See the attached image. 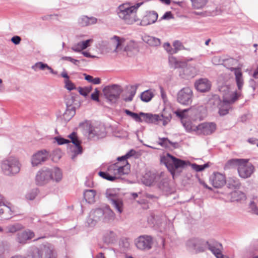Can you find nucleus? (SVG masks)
<instances>
[{
    "label": "nucleus",
    "instance_id": "obj_1",
    "mask_svg": "<svg viewBox=\"0 0 258 258\" xmlns=\"http://www.w3.org/2000/svg\"><path fill=\"white\" fill-rule=\"evenodd\" d=\"M130 171V165L122 161H118L108 166L106 172L100 171L99 175L105 179L114 181L120 178L122 175L127 174Z\"/></svg>",
    "mask_w": 258,
    "mask_h": 258
},
{
    "label": "nucleus",
    "instance_id": "obj_2",
    "mask_svg": "<svg viewBox=\"0 0 258 258\" xmlns=\"http://www.w3.org/2000/svg\"><path fill=\"white\" fill-rule=\"evenodd\" d=\"M141 4H137L135 6H130L128 4L120 5L118 8V17L127 24H132L138 19L136 16V12Z\"/></svg>",
    "mask_w": 258,
    "mask_h": 258
},
{
    "label": "nucleus",
    "instance_id": "obj_3",
    "mask_svg": "<svg viewBox=\"0 0 258 258\" xmlns=\"http://www.w3.org/2000/svg\"><path fill=\"white\" fill-rule=\"evenodd\" d=\"M0 167L3 174L12 177L19 173L21 164L18 158L15 157H10L1 162Z\"/></svg>",
    "mask_w": 258,
    "mask_h": 258
},
{
    "label": "nucleus",
    "instance_id": "obj_4",
    "mask_svg": "<svg viewBox=\"0 0 258 258\" xmlns=\"http://www.w3.org/2000/svg\"><path fill=\"white\" fill-rule=\"evenodd\" d=\"M140 115L142 117L143 121L147 123H153L159 124L162 122L163 125H166L171 120L172 115L165 110L163 111L161 114H153L151 113H145L140 112Z\"/></svg>",
    "mask_w": 258,
    "mask_h": 258
},
{
    "label": "nucleus",
    "instance_id": "obj_5",
    "mask_svg": "<svg viewBox=\"0 0 258 258\" xmlns=\"http://www.w3.org/2000/svg\"><path fill=\"white\" fill-rule=\"evenodd\" d=\"M161 162L166 166L173 176L176 170L183 168L186 165L184 161L176 158L169 154L161 157Z\"/></svg>",
    "mask_w": 258,
    "mask_h": 258
},
{
    "label": "nucleus",
    "instance_id": "obj_6",
    "mask_svg": "<svg viewBox=\"0 0 258 258\" xmlns=\"http://www.w3.org/2000/svg\"><path fill=\"white\" fill-rule=\"evenodd\" d=\"M32 258H56V253L53 247L49 244L33 249Z\"/></svg>",
    "mask_w": 258,
    "mask_h": 258
},
{
    "label": "nucleus",
    "instance_id": "obj_7",
    "mask_svg": "<svg viewBox=\"0 0 258 258\" xmlns=\"http://www.w3.org/2000/svg\"><path fill=\"white\" fill-rule=\"evenodd\" d=\"M219 91L223 96V103L231 104L237 99L240 94L232 91L231 87L228 84L219 85Z\"/></svg>",
    "mask_w": 258,
    "mask_h": 258
},
{
    "label": "nucleus",
    "instance_id": "obj_8",
    "mask_svg": "<svg viewBox=\"0 0 258 258\" xmlns=\"http://www.w3.org/2000/svg\"><path fill=\"white\" fill-rule=\"evenodd\" d=\"M236 63L237 60L236 59L230 58L224 60V65L233 72L238 89L240 90L244 84V80L241 69L238 68H229L230 65H235Z\"/></svg>",
    "mask_w": 258,
    "mask_h": 258
},
{
    "label": "nucleus",
    "instance_id": "obj_9",
    "mask_svg": "<svg viewBox=\"0 0 258 258\" xmlns=\"http://www.w3.org/2000/svg\"><path fill=\"white\" fill-rule=\"evenodd\" d=\"M122 91L121 86L118 85L106 86L103 90L105 98L112 103H115L117 101Z\"/></svg>",
    "mask_w": 258,
    "mask_h": 258
},
{
    "label": "nucleus",
    "instance_id": "obj_10",
    "mask_svg": "<svg viewBox=\"0 0 258 258\" xmlns=\"http://www.w3.org/2000/svg\"><path fill=\"white\" fill-rule=\"evenodd\" d=\"M206 240L197 237L189 239L186 242V247L189 250L195 253L204 252L206 249Z\"/></svg>",
    "mask_w": 258,
    "mask_h": 258
},
{
    "label": "nucleus",
    "instance_id": "obj_11",
    "mask_svg": "<svg viewBox=\"0 0 258 258\" xmlns=\"http://www.w3.org/2000/svg\"><path fill=\"white\" fill-rule=\"evenodd\" d=\"M248 161V159H243L237 169L239 176L241 178H248L254 172V167Z\"/></svg>",
    "mask_w": 258,
    "mask_h": 258
},
{
    "label": "nucleus",
    "instance_id": "obj_12",
    "mask_svg": "<svg viewBox=\"0 0 258 258\" xmlns=\"http://www.w3.org/2000/svg\"><path fill=\"white\" fill-rule=\"evenodd\" d=\"M186 109L177 110L174 112V113L180 118L182 124L187 132H195L196 133L197 126L193 124L191 121L186 118Z\"/></svg>",
    "mask_w": 258,
    "mask_h": 258
},
{
    "label": "nucleus",
    "instance_id": "obj_13",
    "mask_svg": "<svg viewBox=\"0 0 258 258\" xmlns=\"http://www.w3.org/2000/svg\"><path fill=\"white\" fill-rule=\"evenodd\" d=\"M192 91L188 87L181 89L177 94V101L180 104L188 105L192 102Z\"/></svg>",
    "mask_w": 258,
    "mask_h": 258
},
{
    "label": "nucleus",
    "instance_id": "obj_14",
    "mask_svg": "<svg viewBox=\"0 0 258 258\" xmlns=\"http://www.w3.org/2000/svg\"><path fill=\"white\" fill-rule=\"evenodd\" d=\"M49 156V152L46 150L37 151L31 157V162L32 166L35 167L42 164L48 159Z\"/></svg>",
    "mask_w": 258,
    "mask_h": 258
},
{
    "label": "nucleus",
    "instance_id": "obj_15",
    "mask_svg": "<svg viewBox=\"0 0 258 258\" xmlns=\"http://www.w3.org/2000/svg\"><path fill=\"white\" fill-rule=\"evenodd\" d=\"M152 238L148 235L141 236L135 240L137 247L141 250L150 249L152 247Z\"/></svg>",
    "mask_w": 258,
    "mask_h": 258
},
{
    "label": "nucleus",
    "instance_id": "obj_16",
    "mask_svg": "<svg viewBox=\"0 0 258 258\" xmlns=\"http://www.w3.org/2000/svg\"><path fill=\"white\" fill-rule=\"evenodd\" d=\"M216 125L213 122H204L197 125L196 134L198 135H209L215 132Z\"/></svg>",
    "mask_w": 258,
    "mask_h": 258
},
{
    "label": "nucleus",
    "instance_id": "obj_17",
    "mask_svg": "<svg viewBox=\"0 0 258 258\" xmlns=\"http://www.w3.org/2000/svg\"><path fill=\"white\" fill-rule=\"evenodd\" d=\"M49 168H45L39 171L36 176V181L38 184L43 185L51 180V173Z\"/></svg>",
    "mask_w": 258,
    "mask_h": 258
},
{
    "label": "nucleus",
    "instance_id": "obj_18",
    "mask_svg": "<svg viewBox=\"0 0 258 258\" xmlns=\"http://www.w3.org/2000/svg\"><path fill=\"white\" fill-rule=\"evenodd\" d=\"M103 212L102 208L92 210L87 219V223L90 226H94L97 221L103 217Z\"/></svg>",
    "mask_w": 258,
    "mask_h": 258
},
{
    "label": "nucleus",
    "instance_id": "obj_19",
    "mask_svg": "<svg viewBox=\"0 0 258 258\" xmlns=\"http://www.w3.org/2000/svg\"><path fill=\"white\" fill-rule=\"evenodd\" d=\"M212 185L217 188H221L226 183V177L224 175L219 172L214 173L210 177Z\"/></svg>",
    "mask_w": 258,
    "mask_h": 258
},
{
    "label": "nucleus",
    "instance_id": "obj_20",
    "mask_svg": "<svg viewBox=\"0 0 258 258\" xmlns=\"http://www.w3.org/2000/svg\"><path fill=\"white\" fill-rule=\"evenodd\" d=\"M34 233L30 230H26L17 234L16 240L21 244H25L27 241L31 239L34 237Z\"/></svg>",
    "mask_w": 258,
    "mask_h": 258
},
{
    "label": "nucleus",
    "instance_id": "obj_21",
    "mask_svg": "<svg viewBox=\"0 0 258 258\" xmlns=\"http://www.w3.org/2000/svg\"><path fill=\"white\" fill-rule=\"evenodd\" d=\"M195 86L198 91L201 92H206L210 90L211 83L206 78H202L196 81Z\"/></svg>",
    "mask_w": 258,
    "mask_h": 258
},
{
    "label": "nucleus",
    "instance_id": "obj_22",
    "mask_svg": "<svg viewBox=\"0 0 258 258\" xmlns=\"http://www.w3.org/2000/svg\"><path fill=\"white\" fill-rule=\"evenodd\" d=\"M90 137H97V138H102L105 136L106 133L105 128L103 126H91L88 131Z\"/></svg>",
    "mask_w": 258,
    "mask_h": 258
},
{
    "label": "nucleus",
    "instance_id": "obj_23",
    "mask_svg": "<svg viewBox=\"0 0 258 258\" xmlns=\"http://www.w3.org/2000/svg\"><path fill=\"white\" fill-rule=\"evenodd\" d=\"M207 242L208 243H206V249L210 250L215 256L221 252L222 245L221 243L214 240H210Z\"/></svg>",
    "mask_w": 258,
    "mask_h": 258
},
{
    "label": "nucleus",
    "instance_id": "obj_24",
    "mask_svg": "<svg viewBox=\"0 0 258 258\" xmlns=\"http://www.w3.org/2000/svg\"><path fill=\"white\" fill-rule=\"evenodd\" d=\"M158 19V14L154 11L149 12L143 17L141 22L143 26H147L154 23Z\"/></svg>",
    "mask_w": 258,
    "mask_h": 258
},
{
    "label": "nucleus",
    "instance_id": "obj_25",
    "mask_svg": "<svg viewBox=\"0 0 258 258\" xmlns=\"http://www.w3.org/2000/svg\"><path fill=\"white\" fill-rule=\"evenodd\" d=\"M115 195H107V198L112 206L117 210L119 213L123 211V203L121 200L114 197Z\"/></svg>",
    "mask_w": 258,
    "mask_h": 258
},
{
    "label": "nucleus",
    "instance_id": "obj_26",
    "mask_svg": "<svg viewBox=\"0 0 258 258\" xmlns=\"http://www.w3.org/2000/svg\"><path fill=\"white\" fill-rule=\"evenodd\" d=\"M226 183L227 187L232 191L237 192L241 188V183L237 178H229Z\"/></svg>",
    "mask_w": 258,
    "mask_h": 258
},
{
    "label": "nucleus",
    "instance_id": "obj_27",
    "mask_svg": "<svg viewBox=\"0 0 258 258\" xmlns=\"http://www.w3.org/2000/svg\"><path fill=\"white\" fill-rule=\"evenodd\" d=\"M186 110V112H188V115L195 120L201 117L202 112L204 111L205 109L203 106H200L197 107H192Z\"/></svg>",
    "mask_w": 258,
    "mask_h": 258
},
{
    "label": "nucleus",
    "instance_id": "obj_28",
    "mask_svg": "<svg viewBox=\"0 0 258 258\" xmlns=\"http://www.w3.org/2000/svg\"><path fill=\"white\" fill-rule=\"evenodd\" d=\"M69 138L71 139V142L76 146V149L74 151V155L72 157L74 159L78 154L82 153V148L80 146V142L78 139L75 133L73 132L70 134Z\"/></svg>",
    "mask_w": 258,
    "mask_h": 258
},
{
    "label": "nucleus",
    "instance_id": "obj_29",
    "mask_svg": "<svg viewBox=\"0 0 258 258\" xmlns=\"http://www.w3.org/2000/svg\"><path fill=\"white\" fill-rule=\"evenodd\" d=\"M51 173V180L56 182H60L62 178V172L60 168L53 167L49 168Z\"/></svg>",
    "mask_w": 258,
    "mask_h": 258
},
{
    "label": "nucleus",
    "instance_id": "obj_30",
    "mask_svg": "<svg viewBox=\"0 0 258 258\" xmlns=\"http://www.w3.org/2000/svg\"><path fill=\"white\" fill-rule=\"evenodd\" d=\"M103 212V219L104 222L112 221L115 219V214L108 206H105L102 209Z\"/></svg>",
    "mask_w": 258,
    "mask_h": 258
},
{
    "label": "nucleus",
    "instance_id": "obj_31",
    "mask_svg": "<svg viewBox=\"0 0 258 258\" xmlns=\"http://www.w3.org/2000/svg\"><path fill=\"white\" fill-rule=\"evenodd\" d=\"M78 22L80 26L85 27L96 24L97 19L93 17H88L86 16H82L79 19Z\"/></svg>",
    "mask_w": 258,
    "mask_h": 258
},
{
    "label": "nucleus",
    "instance_id": "obj_32",
    "mask_svg": "<svg viewBox=\"0 0 258 258\" xmlns=\"http://www.w3.org/2000/svg\"><path fill=\"white\" fill-rule=\"evenodd\" d=\"M226 202H241L246 199V195H223Z\"/></svg>",
    "mask_w": 258,
    "mask_h": 258
},
{
    "label": "nucleus",
    "instance_id": "obj_33",
    "mask_svg": "<svg viewBox=\"0 0 258 258\" xmlns=\"http://www.w3.org/2000/svg\"><path fill=\"white\" fill-rule=\"evenodd\" d=\"M4 206L5 208L0 209V216L5 219H10L12 217V215L14 214V212L9 206L6 204Z\"/></svg>",
    "mask_w": 258,
    "mask_h": 258
},
{
    "label": "nucleus",
    "instance_id": "obj_34",
    "mask_svg": "<svg viewBox=\"0 0 258 258\" xmlns=\"http://www.w3.org/2000/svg\"><path fill=\"white\" fill-rule=\"evenodd\" d=\"M143 41L152 46H157L160 45V40L156 37L145 35L143 37Z\"/></svg>",
    "mask_w": 258,
    "mask_h": 258
},
{
    "label": "nucleus",
    "instance_id": "obj_35",
    "mask_svg": "<svg viewBox=\"0 0 258 258\" xmlns=\"http://www.w3.org/2000/svg\"><path fill=\"white\" fill-rule=\"evenodd\" d=\"M23 228V226L21 224L19 223H16L7 226L4 229V231L6 233H14L22 230Z\"/></svg>",
    "mask_w": 258,
    "mask_h": 258
},
{
    "label": "nucleus",
    "instance_id": "obj_36",
    "mask_svg": "<svg viewBox=\"0 0 258 258\" xmlns=\"http://www.w3.org/2000/svg\"><path fill=\"white\" fill-rule=\"evenodd\" d=\"M32 69L34 71H37V69H39L40 70H44L45 69H47L51 74H57V73L54 72L51 67L48 66L46 63H44L42 62H38L36 63L34 66L32 67Z\"/></svg>",
    "mask_w": 258,
    "mask_h": 258
},
{
    "label": "nucleus",
    "instance_id": "obj_37",
    "mask_svg": "<svg viewBox=\"0 0 258 258\" xmlns=\"http://www.w3.org/2000/svg\"><path fill=\"white\" fill-rule=\"evenodd\" d=\"M76 113V107L67 108L63 114V118L66 121H69Z\"/></svg>",
    "mask_w": 258,
    "mask_h": 258
},
{
    "label": "nucleus",
    "instance_id": "obj_38",
    "mask_svg": "<svg viewBox=\"0 0 258 258\" xmlns=\"http://www.w3.org/2000/svg\"><path fill=\"white\" fill-rule=\"evenodd\" d=\"M249 204V208L251 213L258 215V207L256 206V203L258 202L257 196H253Z\"/></svg>",
    "mask_w": 258,
    "mask_h": 258
},
{
    "label": "nucleus",
    "instance_id": "obj_39",
    "mask_svg": "<svg viewBox=\"0 0 258 258\" xmlns=\"http://www.w3.org/2000/svg\"><path fill=\"white\" fill-rule=\"evenodd\" d=\"M243 159H232L229 160L225 164V167L227 168H231L237 167L238 169Z\"/></svg>",
    "mask_w": 258,
    "mask_h": 258
},
{
    "label": "nucleus",
    "instance_id": "obj_40",
    "mask_svg": "<svg viewBox=\"0 0 258 258\" xmlns=\"http://www.w3.org/2000/svg\"><path fill=\"white\" fill-rule=\"evenodd\" d=\"M110 43L114 47V51L117 52L121 45L120 38L117 36H114L111 38Z\"/></svg>",
    "mask_w": 258,
    "mask_h": 258
},
{
    "label": "nucleus",
    "instance_id": "obj_41",
    "mask_svg": "<svg viewBox=\"0 0 258 258\" xmlns=\"http://www.w3.org/2000/svg\"><path fill=\"white\" fill-rule=\"evenodd\" d=\"M169 63L171 68L176 69L180 68L182 65V62L177 60L174 56H170L168 59Z\"/></svg>",
    "mask_w": 258,
    "mask_h": 258
},
{
    "label": "nucleus",
    "instance_id": "obj_42",
    "mask_svg": "<svg viewBox=\"0 0 258 258\" xmlns=\"http://www.w3.org/2000/svg\"><path fill=\"white\" fill-rule=\"evenodd\" d=\"M138 85H133L131 86L130 89L129 90L130 95L127 97L123 98V100L125 102H130L133 100V97L136 94L137 89L138 88Z\"/></svg>",
    "mask_w": 258,
    "mask_h": 258
},
{
    "label": "nucleus",
    "instance_id": "obj_43",
    "mask_svg": "<svg viewBox=\"0 0 258 258\" xmlns=\"http://www.w3.org/2000/svg\"><path fill=\"white\" fill-rule=\"evenodd\" d=\"M154 94L151 90H146L141 95V99L144 102H149L153 98Z\"/></svg>",
    "mask_w": 258,
    "mask_h": 258
},
{
    "label": "nucleus",
    "instance_id": "obj_44",
    "mask_svg": "<svg viewBox=\"0 0 258 258\" xmlns=\"http://www.w3.org/2000/svg\"><path fill=\"white\" fill-rule=\"evenodd\" d=\"M124 112L128 116H131L136 121L142 122L143 121L142 117L141 116L140 113L139 114L137 113L133 112L128 109H125Z\"/></svg>",
    "mask_w": 258,
    "mask_h": 258
},
{
    "label": "nucleus",
    "instance_id": "obj_45",
    "mask_svg": "<svg viewBox=\"0 0 258 258\" xmlns=\"http://www.w3.org/2000/svg\"><path fill=\"white\" fill-rule=\"evenodd\" d=\"M192 2V6L195 9H199L204 7L207 0H190Z\"/></svg>",
    "mask_w": 258,
    "mask_h": 258
},
{
    "label": "nucleus",
    "instance_id": "obj_46",
    "mask_svg": "<svg viewBox=\"0 0 258 258\" xmlns=\"http://www.w3.org/2000/svg\"><path fill=\"white\" fill-rule=\"evenodd\" d=\"M184 72L186 75L191 78L194 77L198 73L196 69L192 67L185 68L184 70Z\"/></svg>",
    "mask_w": 258,
    "mask_h": 258
},
{
    "label": "nucleus",
    "instance_id": "obj_47",
    "mask_svg": "<svg viewBox=\"0 0 258 258\" xmlns=\"http://www.w3.org/2000/svg\"><path fill=\"white\" fill-rule=\"evenodd\" d=\"M173 45L174 46V48H171V50L170 51L171 52V54H174L177 52V51L179 50H181L182 48L183 47L182 45V43L179 41H175L173 43Z\"/></svg>",
    "mask_w": 258,
    "mask_h": 258
},
{
    "label": "nucleus",
    "instance_id": "obj_48",
    "mask_svg": "<svg viewBox=\"0 0 258 258\" xmlns=\"http://www.w3.org/2000/svg\"><path fill=\"white\" fill-rule=\"evenodd\" d=\"M92 89L91 86L85 87L84 88L79 87L77 90H78L80 94L84 96H86L89 93Z\"/></svg>",
    "mask_w": 258,
    "mask_h": 258
},
{
    "label": "nucleus",
    "instance_id": "obj_49",
    "mask_svg": "<svg viewBox=\"0 0 258 258\" xmlns=\"http://www.w3.org/2000/svg\"><path fill=\"white\" fill-rule=\"evenodd\" d=\"M159 144L164 147H168L169 145H172L173 144L166 138H159Z\"/></svg>",
    "mask_w": 258,
    "mask_h": 258
},
{
    "label": "nucleus",
    "instance_id": "obj_50",
    "mask_svg": "<svg viewBox=\"0 0 258 258\" xmlns=\"http://www.w3.org/2000/svg\"><path fill=\"white\" fill-rule=\"evenodd\" d=\"M148 177V174L145 175V176L144 177L143 182L146 185L150 186L154 182L155 177L154 175H152L151 176H149V178H147Z\"/></svg>",
    "mask_w": 258,
    "mask_h": 258
},
{
    "label": "nucleus",
    "instance_id": "obj_51",
    "mask_svg": "<svg viewBox=\"0 0 258 258\" xmlns=\"http://www.w3.org/2000/svg\"><path fill=\"white\" fill-rule=\"evenodd\" d=\"M134 153L135 151L131 150L130 152L127 153L125 155L118 157L117 159V161H122V162H124V161L126 163H128L126 161V159L134 155Z\"/></svg>",
    "mask_w": 258,
    "mask_h": 258
},
{
    "label": "nucleus",
    "instance_id": "obj_52",
    "mask_svg": "<svg viewBox=\"0 0 258 258\" xmlns=\"http://www.w3.org/2000/svg\"><path fill=\"white\" fill-rule=\"evenodd\" d=\"M75 101V96L71 95L66 99V103L67 108L75 107L73 104Z\"/></svg>",
    "mask_w": 258,
    "mask_h": 258
},
{
    "label": "nucleus",
    "instance_id": "obj_53",
    "mask_svg": "<svg viewBox=\"0 0 258 258\" xmlns=\"http://www.w3.org/2000/svg\"><path fill=\"white\" fill-rule=\"evenodd\" d=\"M96 195H84L85 201L89 204H93L96 201Z\"/></svg>",
    "mask_w": 258,
    "mask_h": 258
},
{
    "label": "nucleus",
    "instance_id": "obj_54",
    "mask_svg": "<svg viewBox=\"0 0 258 258\" xmlns=\"http://www.w3.org/2000/svg\"><path fill=\"white\" fill-rule=\"evenodd\" d=\"M93 42V39H88L86 41H81L78 43L79 46L81 47L82 50L87 48L89 45L90 43Z\"/></svg>",
    "mask_w": 258,
    "mask_h": 258
},
{
    "label": "nucleus",
    "instance_id": "obj_55",
    "mask_svg": "<svg viewBox=\"0 0 258 258\" xmlns=\"http://www.w3.org/2000/svg\"><path fill=\"white\" fill-rule=\"evenodd\" d=\"M64 82L65 83V88L68 90L71 91L76 89V87L74 84L70 80H65Z\"/></svg>",
    "mask_w": 258,
    "mask_h": 258
},
{
    "label": "nucleus",
    "instance_id": "obj_56",
    "mask_svg": "<svg viewBox=\"0 0 258 258\" xmlns=\"http://www.w3.org/2000/svg\"><path fill=\"white\" fill-rule=\"evenodd\" d=\"M226 106H223L219 109V112L221 115H225L228 113L229 107L227 105L228 103H224Z\"/></svg>",
    "mask_w": 258,
    "mask_h": 258
},
{
    "label": "nucleus",
    "instance_id": "obj_57",
    "mask_svg": "<svg viewBox=\"0 0 258 258\" xmlns=\"http://www.w3.org/2000/svg\"><path fill=\"white\" fill-rule=\"evenodd\" d=\"M208 166V165L207 164H205L203 165H199L196 164H192V165L193 169H194L197 171H201L205 169Z\"/></svg>",
    "mask_w": 258,
    "mask_h": 258
},
{
    "label": "nucleus",
    "instance_id": "obj_58",
    "mask_svg": "<svg viewBox=\"0 0 258 258\" xmlns=\"http://www.w3.org/2000/svg\"><path fill=\"white\" fill-rule=\"evenodd\" d=\"M54 139L58 145H63L70 142L69 140L65 139L60 137H56Z\"/></svg>",
    "mask_w": 258,
    "mask_h": 258
},
{
    "label": "nucleus",
    "instance_id": "obj_59",
    "mask_svg": "<svg viewBox=\"0 0 258 258\" xmlns=\"http://www.w3.org/2000/svg\"><path fill=\"white\" fill-rule=\"evenodd\" d=\"M134 49V47L133 46V44L131 43L124 47V51L126 52L127 55H131V52Z\"/></svg>",
    "mask_w": 258,
    "mask_h": 258
},
{
    "label": "nucleus",
    "instance_id": "obj_60",
    "mask_svg": "<svg viewBox=\"0 0 258 258\" xmlns=\"http://www.w3.org/2000/svg\"><path fill=\"white\" fill-rule=\"evenodd\" d=\"M99 91L98 90L97 88H96L95 89V92L91 94V99L93 100L96 101L97 102H99Z\"/></svg>",
    "mask_w": 258,
    "mask_h": 258
},
{
    "label": "nucleus",
    "instance_id": "obj_61",
    "mask_svg": "<svg viewBox=\"0 0 258 258\" xmlns=\"http://www.w3.org/2000/svg\"><path fill=\"white\" fill-rule=\"evenodd\" d=\"M61 59L69 61L76 65H78L77 63L79 62V60L75 59L70 56H63L61 58Z\"/></svg>",
    "mask_w": 258,
    "mask_h": 258
},
{
    "label": "nucleus",
    "instance_id": "obj_62",
    "mask_svg": "<svg viewBox=\"0 0 258 258\" xmlns=\"http://www.w3.org/2000/svg\"><path fill=\"white\" fill-rule=\"evenodd\" d=\"M21 40V37L18 36H14L11 38L12 42L16 45L19 44L20 43Z\"/></svg>",
    "mask_w": 258,
    "mask_h": 258
},
{
    "label": "nucleus",
    "instance_id": "obj_63",
    "mask_svg": "<svg viewBox=\"0 0 258 258\" xmlns=\"http://www.w3.org/2000/svg\"><path fill=\"white\" fill-rule=\"evenodd\" d=\"M172 14L170 12H166L162 16V19H169L172 18Z\"/></svg>",
    "mask_w": 258,
    "mask_h": 258
},
{
    "label": "nucleus",
    "instance_id": "obj_64",
    "mask_svg": "<svg viewBox=\"0 0 258 258\" xmlns=\"http://www.w3.org/2000/svg\"><path fill=\"white\" fill-rule=\"evenodd\" d=\"M257 141L258 140L257 139L253 138H251L248 139V142L252 145L256 144V146L258 147V143H257Z\"/></svg>",
    "mask_w": 258,
    "mask_h": 258
}]
</instances>
